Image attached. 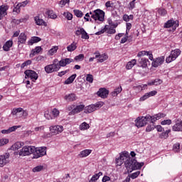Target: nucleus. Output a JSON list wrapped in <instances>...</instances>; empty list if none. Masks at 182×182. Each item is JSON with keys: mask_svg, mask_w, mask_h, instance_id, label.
<instances>
[{"mask_svg": "<svg viewBox=\"0 0 182 182\" xmlns=\"http://www.w3.org/2000/svg\"><path fill=\"white\" fill-rule=\"evenodd\" d=\"M44 117H46V119H47V120L53 119V117H52V114L50 113V112H49V110L45 111Z\"/></svg>", "mask_w": 182, "mask_h": 182, "instance_id": "44", "label": "nucleus"}, {"mask_svg": "<svg viewBox=\"0 0 182 182\" xmlns=\"http://www.w3.org/2000/svg\"><path fill=\"white\" fill-rule=\"evenodd\" d=\"M46 15H47L48 18H50V19H56V18H58V16L53 12V10H47Z\"/></svg>", "mask_w": 182, "mask_h": 182, "instance_id": "34", "label": "nucleus"}, {"mask_svg": "<svg viewBox=\"0 0 182 182\" xmlns=\"http://www.w3.org/2000/svg\"><path fill=\"white\" fill-rule=\"evenodd\" d=\"M64 99L66 100V102H75V100H77V97L76 96V94L70 93L65 95Z\"/></svg>", "mask_w": 182, "mask_h": 182, "instance_id": "22", "label": "nucleus"}, {"mask_svg": "<svg viewBox=\"0 0 182 182\" xmlns=\"http://www.w3.org/2000/svg\"><path fill=\"white\" fill-rule=\"evenodd\" d=\"M9 9V6L1 5L0 6V20L3 19L5 16L8 15V14L6 13V11H8Z\"/></svg>", "mask_w": 182, "mask_h": 182, "instance_id": "16", "label": "nucleus"}, {"mask_svg": "<svg viewBox=\"0 0 182 182\" xmlns=\"http://www.w3.org/2000/svg\"><path fill=\"white\" fill-rule=\"evenodd\" d=\"M14 45V41L12 40H9L5 43V44L3 46V50L5 52H9V50L11 48H12V46Z\"/></svg>", "mask_w": 182, "mask_h": 182, "instance_id": "24", "label": "nucleus"}, {"mask_svg": "<svg viewBox=\"0 0 182 182\" xmlns=\"http://www.w3.org/2000/svg\"><path fill=\"white\" fill-rule=\"evenodd\" d=\"M74 15L77 16V18H82L83 16V12L80 10L75 9L73 11Z\"/></svg>", "mask_w": 182, "mask_h": 182, "instance_id": "46", "label": "nucleus"}, {"mask_svg": "<svg viewBox=\"0 0 182 182\" xmlns=\"http://www.w3.org/2000/svg\"><path fill=\"white\" fill-rule=\"evenodd\" d=\"M173 151L178 153L180 151V143H176L173 145Z\"/></svg>", "mask_w": 182, "mask_h": 182, "instance_id": "61", "label": "nucleus"}, {"mask_svg": "<svg viewBox=\"0 0 182 182\" xmlns=\"http://www.w3.org/2000/svg\"><path fill=\"white\" fill-rule=\"evenodd\" d=\"M126 26H127L126 33L127 35H129V33L130 32V29H132L131 23H127Z\"/></svg>", "mask_w": 182, "mask_h": 182, "instance_id": "63", "label": "nucleus"}, {"mask_svg": "<svg viewBox=\"0 0 182 182\" xmlns=\"http://www.w3.org/2000/svg\"><path fill=\"white\" fill-rule=\"evenodd\" d=\"M24 75L26 76V79H31L33 82H35V80H38V73L32 70H26L24 72Z\"/></svg>", "mask_w": 182, "mask_h": 182, "instance_id": "8", "label": "nucleus"}, {"mask_svg": "<svg viewBox=\"0 0 182 182\" xmlns=\"http://www.w3.org/2000/svg\"><path fill=\"white\" fill-rule=\"evenodd\" d=\"M8 143H9V140L8 139H0V147L1 146H5V144H8Z\"/></svg>", "mask_w": 182, "mask_h": 182, "instance_id": "57", "label": "nucleus"}, {"mask_svg": "<svg viewBox=\"0 0 182 182\" xmlns=\"http://www.w3.org/2000/svg\"><path fill=\"white\" fill-rule=\"evenodd\" d=\"M171 132V129H168L166 132H162L160 134L159 137L160 139H168V134Z\"/></svg>", "mask_w": 182, "mask_h": 182, "instance_id": "38", "label": "nucleus"}, {"mask_svg": "<svg viewBox=\"0 0 182 182\" xmlns=\"http://www.w3.org/2000/svg\"><path fill=\"white\" fill-rule=\"evenodd\" d=\"M139 63L141 68H147V65L150 63V61L147 58H141L139 60Z\"/></svg>", "mask_w": 182, "mask_h": 182, "instance_id": "29", "label": "nucleus"}, {"mask_svg": "<svg viewBox=\"0 0 182 182\" xmlns=\"http://www.w3.org/2000/svg\"><path fill=\"white\" fill-rule=\"evenodd\" d=\"M97 95L102 99H106L109 96V90L106 88H100L97 92Z\"/></svg>", "mask_w": 182, "mask_h": 182, "instance_id": "13", "label": "nucleus"}, {"mask_svg": "<svg viewBox=\"0 0 182 182\" xmlns=\"http://www.w3.org/2000/svg\"><path fill=\"white\" fill-rule=\"evenodd\" d=\"M10 156L9 153H6L4 155L0 156V167H4V166L9 163Z\"/></svg>", "mask_w": 182, "mask_h": 182, "instance_id": "11", "label": "nucleus"}, {"mask_svg": "<svg viewBox=\"0 0 182 182\" xmlns=\"http://www.w3.org/2000/svg\"><path fill=\"white\" fill-rule=\"evenodd\" d=\"M124 166L127 170H140L143 166H144V163L141 162L139 163L137 161L132 157H129V159L125 161Z\"/></svg>", "mask_w": 182, "mask_h": 182, "instance_id": "1", "label": "nucleus"}, {"mask_svg": "<svg viewBox=\"0 0 182 182\" xmlns=\"http://www.w3.org/2000/svg\"><path fill=\"white\" fill-rule=\"evenodd\" d=\"M50 132L51 134L53 136H56V134H59L63 132V126L62 125H52L49 127Z\"/></svg>", "mask_w": 182, "mask_h": 182, "instance_id": "10", "label": "nucleus"}, {"mask_svg": "<svg viewBox=\"0 0 182 182\" xmlns=\"http://www.w3.org/2000/svg\"><path fill=\"white\" fill-rule=\"evenodd\" d=\"M128 39H129V34H127V33H126L125 37H124L121 39L120 43H126V42L128 41Z\"/></svg>", "mask_w": 182, "mask_h": 182, "instance_id": "62", "label": "nucleus"}, {"mask_svg": "<svg viewBox=\"0 0 182 182\" xmlns=\"http://www.w3.org/2000/svg\"><path fill=\"white\" fill-rule=\"evenodd\" d=\"M107 33L109 35H114V33H116V29H114L113 27H111L108 29Z\"/></svg>", "mask_w": 182, "mask_h": 182, "instance_id": "60", "label": "nucleus"}, {"mask_svg": "<svg viewBox=\"0 0 182 182\" xmlns=\"http://www.w3.org/2000/svg\"><path fill=\"white\" fill-rule=\"evenodd\" d=\"M179 21L178 20L174 21L173 19H170L164 23V28H173V31H176L178 28Z\"/></svg>", "mask_w": 182, "mask_h": 182, "instance_id": "9", "label": "nucleus"}, {"mask_svg": "<svg viewBox=\"0 0 182 182\" xmlns=\"http://www.w3.org/2000/svg\"><path fill=\"white\" fill-rule=\"evenodd\" d=\"M158 14L161 15V16H166V15H167V10L165 9H159Z\"/></svg>", "mask_w": 182, "mask_h": 182, "instance_id": "48", "label": "nucleus"}, {"mask_svg": "<svg viewBox=\"0 0 182 182\" xmlns=\"http://www.w3.org/2000/svg\"><path fill=\"white\" fill-rule=\"evenodd\" d=\"M104 105H105V102H97V103H95V105H94L95 110L97 109L102 107Z\"/></svg>", "mask_w": 182, "mask_h": 182, "instance_id": "59", "label": "nucleus"}, {"mask_svg": "<svg viewBox=\"0 0 182 182\" xmlns=\"http://www.w3.org/2000/svg\"><path fill=\"white\" fill-rule=\"evenodd\" d=\"M50 65L53 68V72H58L59 70V69H60V68H62V65H60V63H53V64H50Z\"/></svg>", "mask_w": 182, "mask_h": 182, "instance_id": "40", "label": "nucleus"}, {"mask_svg": "<svg viewBox=\"0 0 182 182\" xmlns=\"http://www.w3.org/2000/svg\"><path fill=\"white\" fill-rule=\"evenodd\" d=\"M133 15H127V14H124L123 16V19L125 22H129V21H133Z\"/></svg>", "mask_w": 182, "mask_h": 182, "instance_id": "47", "label": "nucleus"}, {"mask_svg": "<svg viewBox=\"0 0 182 182\" xmlns=\"http://www.w3.org/2000/svg\"><path fill=\"white\" fill-rule=\"evenodd\" d=\"M91 153L92 149H85L80 152L78 157H80V159H83L84 157H87V156H89Z\"/></svg>", "mask_w": 182, "mask_h": 182, "instance_id": "25", "label": "nucleus"}, {"mask_svg": "<svg viewBox=\"0 0 182 182\" xmlns=\"http://www.w3.org/2000/svg\"><path fill=\"white\" fill-rule=\"evenodd\" d=\"M69 2H70V0H61L59 2V5H60V6H65V5H66V4H69Z\"/></svg>", "mask_w": 182, "mask_h": 182, "instance_id": "64", "label": "nucleus"}, {"mask_svg": "<svg viewBox=\"0 0 182 182\" xmlns=\"http://www.w3.org/2000/svg\"><path fill=\"white\" fill-rule=\"evenodd\" d=\"M75 60L80 62V60H83L85 59V55L83 54H79L78 55L75 57Z\"/></svg>", "mask_w": 182, "mask_h": 182, "instance_id": "55", "label": "nucleus"}, {"mask_svg": "<svg viewBox=\"0 0 182 182\" xmlns=\"http://www.w3.org/2000/svg\"><path fill=\"white\" fill-rule=\"evenodd\" d=\"M81 38L82 39H89L90 38L89 34H87V33L85 29L82 31V33L81 34Z\"/></svg>", "mask_w": 182, "mask_h": 182, "instance_id": "54", "label": "nucleus"}, {"mask_svg": "<svg viewBox=\"0 0 182 182\" xmlns=\"http://www.w3.org/2000/svg\"><path fill=\"white\" fill-rule=\"evenodd\" d=\"M96 110V108L95 107V105H90L87 107H84V113H92V112H95Z\"/></svg>", "mask_w": 182, "mask_h": 182, "instance_id": "27", "label": "nucleus"}, {"mask_svg": "<svg viewBox=\"0 0 182 182\" xmlns=\"http://www.w3.org/2000/svg\"><path fill=\"white\" fill-rule=\"evenodd\" d=\"M83 109H85V105H68L67 107V110L70 112L68 113L69 116H75V114H77V113H80V112H82Z\"/></svg>", "mask_w": 182, "mask_h": 182, "instance_id": "2", "label": "nucleus"}, {"mask_svg": "<svg viewBox=\"0 0 182 182\" xmlns=\"http://www.w3.org/2000/svg\"><path fill=\"white\" fill-rule=\"evenodd\" d=\"M171 123H172L171 119H164L161 122V124H162V126H166V124L168 126H170Z\"/></svg>", "mask_w": 182, "mask_h": 182, "instance_id": "53", "label": "nucleus"}, {"mask_svg": "<svg viewBox=\"0 0 182 182\" xmlns=\"http://www.w3.org/2000/svg\"><path fill=\"white\" fill-rule=\"evenodd\" d=\"M139 176H140V171H138L136 172L132 173L129 176V177H130V178H132V180H134V178H137V177Z\"/></svg>", "mask_w": 182, "mask_h": 182, "instance_id": "51", "label": "nucleus"}, {"mask_svg": "<svg viewBox=\"0 0 182 182\" xmlns=\"http://www.w3.org/2000/svg\"><path fill=\"white\" fill-rule=\"evenodd\" d=\"M137 56L138 58H141V56H149V51H139L137 54Z\"/></svg>", "mask_w": 182, "mask_h": 182, "instance_id": "50", "label": "nucleus"}, {"mask_svg": "<svg viewBox=\"0 0 182 182\" xmlns=\"http://www.w3.org/2000/svg\"><path fill=\"white\" fill-rule=\"evenodd\" d=\"M50 65L53 68V72H58L59 70V69H60V68H62V65H60V63H53V64H50Z\"/></svg>", "mask_w": 182, "mask_h": 182, "instance_id": "39", "label": "nucleus"}, {"mask_svg": "<svg viewBox=\"0 0 182 182\" xmlns=\"http://www.w3.org/2000/svg\"><path fill=\"white\" fill-rule=\"evenodd\" d=\"M163 83V80L160 78H156L148 82V86H159V85H161Z\"/></svg>", "mask_w": 182, "mask_h": 182, "instance_id": "26", "label": "nucleus"}, {"mask_svg": "<svg viewBox=\"0 0 182 182\" xmlns=\"http://www.w3.org/2000/svg\"><path fill=\"white\" fill-rule=\"evenodd\" d=\"M50 114L53 119H56L59 117V114H60V112L59 111V109L56 108H53V109H51Z\"/></svg>", "mask_w": 182, "mask_h": 182, "instance_id": "33", "label": "nucleus"}, {"mask_svg": "<svg viewBox=\"0 0 182 182\" xmlns=\"http://www.w3.org/2000/svg\"><path fill=\"white\" fill-rule=\"evenodd\" d=\"M166 114L163 112H159L153 117L151 119V123H154V122H157V120H160V119H163L166 117Z\"/></svg>", "mask_w": 182, "mask_h": 182, "instance_id": "17", "label": "nucleus"}, {"mask_svg": "<svg viewBox=\"0 0 182 182\" xmlns=\"http://www.w3.org/2000/svg\"><path fill=\"white\" fill-rule=\"evenodd\" d=\"M76 49H77V43L75 42H73V43L67 47L68 52H74V50H76Z\"/></svg>", "mask_w": 182, "mask_h": 182, "instance_id": "32", "label": "nucleus"}, {"mask_svg": "<svg viewBox=\"0 0 182 182\" xmlns=\"http://www.w3.org/2000/svg\"><path fill=\"white\" fill-rule=\"evenodd\" d=\"M23 146V143L17 141L11 146V150H18Z\"/></svg>", "mask_w": 182, "mask_h": 182, "instance_id": "37", "label": "nucleus"}, {"mask_svg": "<svg viewBox=\"0 0 182 182\" xmlns=\"http://www.w3.org/2000/svg\"><path fill=\"white\" fill-rule=\"evenodd\" d=\"M34 21L36 22V24L38 25V26H48V23L39 16H36L34 17Z\"/></svg>", "mask_w": 182, "mask_h": 182, "instance_id": "18", "label": "nucleus"}, {"mask_svg": "<svg viewBox=\"0 0 182 182\" xmlns=\"http://www.w3.org/2000/svg\"><path fill=\"white\" fill-rule=\"evenodd\" d=\"M45 72H46L47 73H53V68L51 66V65H46L45 68Z\"/></svg>", "mask_w": 182, "mask_h": 182, "instance_id": "45", "label": "nucleus"}, {"mask_svg": "<svg viewBox=\"0 0 182 182\" xmlns=\"http://www.w3.org/2000/svg\"><path fill=\"white\" fill-rule=\"evenodd\" d=\"M137 63V60L132 59L131 61L128 62L126 65V70H130Z\"/></svg>", "mask_w": 182, "mask_h": 182, "instance_id": "28", "label": "nucleus"}, {"mask_svg": "<svg viewBox=\"0 0 182 182\" xmlns=\"http://www.w3.org/2000/svg\"><path fill=\"white\" fill-rule=\"evenodd\" d=\"M134 8H136V0H132L127 5V9L129 11H133V9H134Z\"/></svg>", "mask_w": 182, "mask_h": 182, "instance_id": "41", "label": "nucleus"}, {"mask_svg": "<svg viewBox=\"0 0 182 182\" xmlns=\"http://www.w3.org/2000/svg\"><path fill=\"white\" fill-rule=\"evenodd\" d=\"M151 116L149 114L146 117H139L135 120V126L138 128L144 127V126H146V124H147V122H151Z\"/></svg>", "mask_w": 182, "mask_h": 182, "instance_id": "3", "label": "nucleus"}, {"mask_svg": "<svg viewBox=\"0 0 182 182\" xmlns=\"http://www.w3.org/2000/svg\"><path fill=\"white\" fill-rule=\"evenodd\" d=\"M119 159H121L125 164L126 161L130 160V154H129L128 151H124L120 154Z\"/></svg>", "mask_w": 182, "mask_h": 182, "instance_id": "23", "label": "nucleus"}, {"mask_svg": "<svg viewBox=\"0 0 182 182\" xmlns=\"http://www.w3.org/2000/svg\"><path fill=\"white\" fill-rule=\"evenodd\" d=\"M173 132H182V120H177L172 127Z\"/></svg>", "mask_w": 182, "mask_h": 182, "instance_id": "21", "label": "nucleus"}, {"mask_svg": "<svg viewBox=\"0 0 182 182\" xmlns=\"http://www.w3.org/2000/svg\"><path fill=\"white\" fill-rule=\"evenodd\" d=\"M164 63V58L159 57L157 58H155L152 62V66L153 68H159V66H161Z\"/></svg>", "mask_w": 182, "mask_h": 182, "instance_id": "14", "label": "nucleus"}, {"mask_svg": "<svg viewBox=\"0 0 182 182\" xmlns=\"http://www.w3.org/2000/svg\"><path fill=\"white\" fill-rule=\"evenodd\" d=\"M13 12H16V14L21 13V6L19 5V4H18L16 6H14L13 9Z\"/></svg>", "mask_w": 182, "mask_h": 182, "instance_id": "58", "label": "nucleus"}, {"mask_svg": "<svg viewBox=\"0 0 182 182\" xmlns=\"http://www.w3.org/2000/svg\"><path fill=\"white\" fill-rule=\"evenodd\" d=\"M180 55H181V50L180 49L176 48L175 50H172L170 55L166 58V63H171V62L176 60Z\"/></svg>", "mask_w": 182, "mask_h": 182, "instance_id": "5", "label": "nucleus"}, {"mask_svg": "<svg viewBox=\"0 0 182 182\" xmlns=\"http://www.w3.org/2000/svg\"><path fill=\"white\" fill-rule=\"evenodd\" d=\"M42 38L38 36L32 37L30 41H28V45H33V43H38V42H41Z\"/></svg>", "mask_w": 182, "mask_h": 182, "instance_id": "31", "label": "nucleus"}, {"mask_svg": "<svg viewBox=\"0 0 182 182\" xmlns=\"http://www.w3.org/2000/svg\"><path fill=\"white\" fill-rule=\"evenodd\" d=\"M90 15L91 18L95 21H100V22L105 21V11L102 10L97 9L93 12L90 11Z\"/></svg>", "mask_w": 182, "mask_h": 182, "instance_id": "4", "label": "nucleus"}, {"mask_svg": "<svg viewBox=\"0 0 182 182\" xmlns=\"http://www.w3.org/2000/svg\"><path fill=\"white\" fill-rule=\"evenodd\" d=\"M73 62H75V60L72 58H63L60 60V66L65 68L66 65H70Z\"/></svg>", "mask_w": 182, "mask_h": 182, "instance_id": "19", "label": "nucleus"}, {"mask_svg": "<svg viewBox=\"0 0 182 182\" xmlns=\"http://www.w3.org/2000/svg\"><path fill=\"white\" fill-rule=\"evenodd\" d=\"M33 154V159H39L41 157H43V156H46V147L41 146L38 148H35Z\"/></svg>", "mask_w": 182, "mask_h": 182, "instance_id": "7", "label": "nucleus"}, {"mask_svg": "<svg viewBox=\"0 0 182 182\" xmlns=\"http://www.w3.org/2000/svg\"><path fill=\"white\" fill-rule=\"evenodd\" d=\"M77 75L76 74H73L71 76H70L65 81V85H70V83H73V82L75 81V79H76V77Z\"/></svg>", "mask_w": 182, "mask_h": 182, "instance_id": "35", "label": "nucleus"}, {"mask_svg": "<svg viewBox=\"0 0 182 182\" xmlns=\"http://www.w3.org/2000/svg\"><path fill=\"white\" fill-rule=\"evenodd\" d=\"M43 170H45V166H43V165H38L36 167H34L32 169L33 173H39L41 171H43Z\"/></svg>", "mask_w": 182, "mask_h": 182, "instance_id": "36", "label": "nucleus"}, {"mask_svg": "<svg viewBox=\"0 0 182 182\" xmlns=\"http://www.w3.org/2000/svg\"><path fill=\"white\" fill-rule=\"evenodd\" d=\"M35 151V146H26L23 147L20 151L18 152V155L22 157H25V156H29V154H32Z\"/></svg>", "mask_w": 182, "mask_h": 182, "instance_id": "6", "label": "nucleus"}, {"mask_svg": "<svg viewBox=\"0 0 182 182\" xmlns=\"http://www.w3.org/2000/svg\"><path fill=\"white\" fill-rule=\"evenodd\" d=\"M86 80L87 82H89V83H93V75L92 74H87Z\"/></svg>", "mask_w": 182, "mask_h": 182, "instance_id": "56", "label": "nucleus"}, {"mask_svg": "<svg viewBox=\"0 0 182 182\" xmlns=\"http://www.w3.org/2000/svg\"><path fill=\"white\" fill-rule=\"evenodd\" d=\"M157 95V91L153 90L149 92L145 93L144 95L140 97L139 102H144V100H147L149 97H151L153 96H156Z\"/></svg>", "mask_w": 182, "mask_h": 182, "instance_id": "15", "label": "nucleus"}, {"mask_svg": "<svg viewBox=\"0 0 182 182\" xmlns=\"http://www.w3.org/2000/svg\"><path fill=\"white\" fill-rule=\"evenodd\" d=\"M23 111V108H14L12 110H11V114L13 116H16V114H18V113H21Z\"/></svg>", "mask_w": 182, "mask_h": 182, "instance_id": "42", "label": "nucleus"}, {"mask_svg": "<svg viewBox=\"0 0 182 182\" xmlns=\"http://www.w3.org/2000/svg\"><path fill=\"white\" fill-rule=\"evenodd\" d=\"M94 55H95V59H97V62L100 63H103V62H105V60H107L109 58L107 55L100 54L99 52H95Z\"/></svg>", "mask_w": 182, "mask_h": 182, "instance_id": "12", "label": "nucleus"}, {"mask_svg": "<svg viewBox=\"0 0 182 182\" xmlns=\"http://www.w3.org/2000/svg\"><path fill=\"white\" fill-rule=\"evenodd\" d=\"M42 50V47L37 46L35 48V49H33L30 53V58H33L35 55H38V53H40Z\"/></svg>", "mask_w": 182, "mask_h": 182, "instance_id": "30", "label": "nucleus"}, {"mask_svg": "<svg viewBox=\"0 0 182 182\" xmlns=\"http://www.w3.org/2000/svg\"><path fill=\"white\" fill-rule=\"evenodd\" d=\"M58 49H59L58 46H53L52 48H50L48 50L49 55H50V56H53V55H55V53H56V52H58Z\"/></svg>", "mask_w": 182, "mask_h": 182, "instance_id": "43", "label": "nucleus"}, {"mask_svg": "<svg viewBox=\"0 0 182 182\" xmlns=\"http://www.w3.org/2000/svg\"><path fill=\"white\" fill-rule=\"evenodd\" d=\"M26 39H28L26 34L25 33H21L18 38V45H21V43L25 45L26 43Z\"/></svg>", "mask_w": 182, "mask_h": 182, "instance_id": "20", "label": "nucleus"}, {"mask_svg": "<svg viewBox=\"0 0 182 182\" xmlns=\"http://www.w3.org/2000/svg\"><path fill=\"white\" fill-rule=\"evenodd\" d=\"M29 65H32V60H28L26 62L23 63L21 64V69H23L26 66H29Z\"/></svg>", "mask_w": 182, "mask_h": 182, "instance_id": "52", "label": "nucleus"}, {"mask_svg": "<svg viewBox=\"0 0 182 182\" xmlns=\"http://www.w3.org/2000/svg\"><path fill=\"white\" fill-rule=\"evenodd\" d=\"M89 127H90L89 126V124H87V122H82L81 126H80L81 130H87Z\"/></svg>", "mask_w": 182, "mask_h": 182, "instance_id": "49", "label": "nucleus"}]
</instances>
